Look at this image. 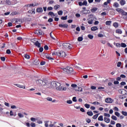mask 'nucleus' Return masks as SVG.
I'll list each match as a JSON object with an SVG mask.
<instances>
[{
    "mask_svg": "<svg viewBox=\"0 0 127 127\" xmlns=\"http://www.w3.org/2000/svg\"><path fill=\"white\" fill-rule=\"evenodd\" d=\"M88 38H89V39H93V38H94V36H93L91 34H89V35H88Z\"/></svg>",
    "mask_w": 127,
    "mask_h": 127,
    "instance_id": "58836bf2",
    "label": "nucleus"
},
{
    "mask_svg": "<svg viewBox=\"0 0 127 127\" xmlns=\"http://www.w3.org/2000/svg\"><path fill=\"white\" fill-rule=\"evenodd\" d=\"M82 13H83V14H87V13H89V12H90L89 10H83L82 11Z\"/></svg>",
    "mask_w": 127,
    "mask_h": 127,
    "instance_id": "f3484780",
    "label": "nucleus"
},
{
    "mask_svg": "<svg viewBox=\"0 0 127 127\" xmlns=\"http://www.w3.org/2000/svg\"><path fill=\"white\" fill-rule=\"evenodd\" d=\"M112 24V21H107L106 22V25H111Z\"/></svg>",
    "mask_w": 127,
    "mask_h": 127,
    "instance_id": "7c9ffc66",
    "label": "nucleus"
},
{
    "mask_svg": "<svg viewBox=\"0 0 127 127\" xmlns=\"http://www.w3.org/2000/svg\"><path fill=\"white\" fill-rule=\"evenodd\" d=\"M29 13H31V14H32V13H34V14H35V9H32L31 10H29L28 11Z\"/></svg>",
    "mask_w": 127,
    "mask_h": 127,
    "instance_id": "ddd939ff",
    "label": "nucleus"
},
{
    "mask_svg": "<svg viewBox=\"0 0 127 127\" xmlns=\"http://www.w3.org/2000/svg\"><path fill=\"white\" fill-rule=\"evenodd\" d=\"M43 11V9L42 7H40L36 9V12H42Z\"/></svg>",
    "mask_w": 127,
    "mask_h": 127,
    "instance_id": "9d476101",
    "label": "nucleus"
},
{
    "mask_svg": "<svg viewBox=\"0 0 127 127\" xmlns=\"http://www.w3.org/2000/svg\"><path fill=\"white\" fill-rule=\"evenodd\" d=\"M63 46L64 47V48L65 49H72V47H73V46L69 43H63Z\"/></svg>",
    "mask_w": 127,
    "mask_h": 127,
    "instance_id": "20e7f679",
    "label": "nucleus"
},
{
    "mask_svg": "<svg viewBox=\"0 0 127 127\" xmlns=\"http://www.w3.org/2000/svg\"><path fill=\"white\" fill-rule=\"evenodd\" d=\"M121 65H122V62H119L117 63V67H121Z\"/></svg>",
    "mask_w": 127,
    "mask_h": 127,
    "instance_id": "13d9d810",
    "label": "nucleus"
},
{
    "mask_svg": "<svg viewBox=\"0 0 127 127\" xmlns=\"http://www.w3.org/2000/svg\"><path fill=\"white\" fill-rule=\"evenodd\" d=\"M110 120L109 118H108L107 117L104 118V122H105V123L109 124V123H110Z\"/></svg>",
    "mask_w": 127,
    "mask_h": 127,
    "instance_id": "dca6fc26",
    "label": "nucleus"
},
{
    "mask_svg": "<svg viewBox=\"0 0 127 127\" xmlns=\"http://www.w3.org/2000/svg\"><path fill=\"white\" fill-rule=\"evenodd\" d=\"M66 103H67V104H69V105H71V104H72V100H67Z\"/></svg>",
    "mask_w": 127,
    "mask_h": 127,
    "instance_id": "8fccbe9b",
    "label": "nucleus"
},
{
    "mask_svg": "<svg viewBox=\"0 0 127 127\" xmlns=\"http://www.w3.org/2000/svg\"><path fill=\"white\" fill-rule=\"evenodd\" d=\"M47 101H49V102H52V98L51 97H47Z\"/></svg>",
    "mask_w": 127,
    "mask_h": 127,
    "instance_id": "a18cd8bd",
    "label": "nucleus"
},
{
    "mask_svg": "<svg viewBox=\"0 0 127 127\" xmlns=\"http://www.w3.org/2000/svg\"><path fill=\"white\" fill-rule=\"evenodd\" d=\"M120 4H121V5H125V4H126V0H121L120 1Z\"/></svg>",
    "mask_w": 127,
    "mask_h": 127,
    "instance_id": "aec40b11",
    "label": "nucleus"
},
{
    "mask_svg": "<svg viewBox=\"0 0 127 127\" xmlns=\"http://www.w3.org/2000/svg\"><path fill=\"white\" fill-rule=\"evenodd\" d=\"M122 15H126L127 16V12H125V11L123 10V11H122V13H121Z\"/></svg>",
    "mask_w": 127,
    "mask_h": 127,
    "instance_id": "a19ab883",
    "label": "nucleus"
},
{
    "mask_svg": "<svg viewBox=\"0 0 127 127\" xmlns=\"http://www.w3.org/2000/svg\"><path fill=\"white\" fill-rule=\"evenodd\" d=\"M71 86L72 88H74V90H75V89H77V88L78 87V86L76 85V84H71Z\"/></svg>",
    "mask_w": 127,
    "mask_h": 127,
    "instance_id": "393cba45",
    "label": "nucleus"
},
{
    "mask_svg": "<svg viewBox=\"0 0 127 127\" xmlns=\"http://www.w3.org/2000/svg\"><path fill=\"white\" fill-rule=\"evenodd\" d=\"M97 10H98V8L96 7L91 9V12H95L96 11H97Z\"/></svg>",
    "mask_w": 127,
    "mask_h": 127,
    "instance_id": "bb28decb",
    "label": "nucleus"
},
{
    "mask_svg": "<svg viewBox=\"0 0 127 127\" xmlns=\"http://www.w3.org/2000/svg\"><path fill=\"white\" fill-rule=\"evenodd\" d=\"M116 127H122V125L120 123H117L116 124Z\"/></svg>",
    "mask_w": 127,
    "mask_h": 127,
    "instance_id": "774afa93",
    "label": "nucleus"
},
{
    "mask_svg": "<svg viewBox=\"0 0 127 127\" xmlns=\"http://www.w3.org/2000/svg\"><path fill=\"white\" fill-rule=\"evenodd\" d=\"M116 33H118V34H122V33H123V31L121 29H117L116 31Z\"/></svg>",
    "mask_w": 127,
    "mask_h": 127,
    "instance_id": "6ab92c4d",
    "label": "nucleus"
},
{
    "mask_svg": "<svg viewBox=\"0 0 127 127\" xmlns=\"http://www.w3.org/2000/svg\"><path fill=\"white\" fill-rule=\"evenodd\" d=\"M91 122V119H86V122L87 123V124H90Z\"/></svg>",
    "mask_w": 127,
    "mask_h": 127,
    "instance_id": "e2e57ef3",
    "label": "nucleus"
},
{
    "mask_svg": "<svg viewBox=\"0 0 127 127\" xmlns=\"http://www.w3.org/2000/svg\"><path fill=\"white\" fill-rule=\"evenodd\" d=\"M14 86H16L17 87H18V88H21V89H23V88H25V87L23 85H21L20 84H14Z\"/></svg>",
    "mask_w": 127,
    "mask_h": 127,
    "instance_id": "1a4fd4ad",
    "label": "nucleus"
},
{
    "mask_svg": "<svg viewBox=\"0 0 127 127\" xmlns=\"http://www.w3.org/2000/svg\"><path fill=\"white\" fill-rule=\"evenodd\" d=\"M114 6H115V7H119V6H120V5L118 2H115L114 3Z\"/></svg>",
    "mask_w": 127,
    "mask_h": 127,
    "instance_id": "c9c22d12",
    "label": "nucleus"
},
{
    "mask_svg": "<svg viewBox=\"0 0 127 127\" xmlns=\"http://www.w3.org/2000/svg\"><path fill=\"white\" fill-rule=\"evenodd\" d=\"M119 98L120 99H122V100H124V99H126V98H127V93L123 95H120Z\"/></svg>",
    "mask_w": 127,
    "mask_h": 127,
    "instance_id": "9b49d317",
    "label": "nucleus"
},
{
    "mask_svg": "<svg viewBox=\"0 0 127 127\" xmlns=\"http://www.w3.org/2000/svg\"><path fill=\"white\" fill-rule=\"evenodd\" d=\"M6 3H7V4H8V5H10V4H11V2L10 1V0H6L5 1Z\"/></svg>",
    "mask_w": 127,
    "mask_h": 127,
    "instance_id": "72a5a7b5",
    "label": "nucleus"
},
{
    "mask_svg": "<svg viewBox=\"0 0 127 127\" xmlns=\"http://www.w3.org/2000/svg\"><path fill=\"white\" fill-rule=\"evenodd\" d=\"M18 116L20 117V118H23L24 117V116H23L21 113H18Z\"/></svg>",
    "mask_w": 127,
    "mask_h": 127,
    "instance_id": "5fc2aeb1",
    "label": "nucleus"
},
{
    "mask_svg": "<svg viewBox=\"0 0 127 127\" xmlns=\"http://www.w3.org/2000/svg\"><path fill=\"white\" fill-rule=\"evenodd\" d=\"M78 41L79 42L81 41H83V37H79L77 39Z\"/></svg>",
    "mask_w": 127,
    "mask_h": 127,
    "instance_id": "4c0bfd02",
    "label": "nucleus"
},
{
    "mask_svg": "<svg viewBox=\"0 0 127 127\" xmlns=\"http://www.w3.org/2000/svg\"><path fill=\"white\" fill-rule=\"evenodd\" d=\"M87 22L89 24H93V19L88 20Z\"/></svg>",
    "mask_w": 127,
    "mask_h": 127,
    "instance_id": "de8ad7c7",
    "label": "nucleus"
},
{
    "mask_svg": "<svg viewBox=\"0 0 127 127\" xmlns=\"http://www.w3.org/2000/svg\"><path fill=\"white\" fill-rule=\"evenodd\" d=\"M115 116H117V117H118V118H119V117H120V113H119L118 112H116L115 113Z\"/></svg>",
    "mask_w": 127,
    "mask_h": 127,
    "instance_id": "4d7b16f0",
    "label": "nucleus"
},
{
    "mask_svg": "<svg viewBox=\"0 0 127 127\" xmlns=\"http://www.w3.org/2000/svg\"><path fill=\"white\" fill-rule=\"evenodd\" d=\"M23 57H24V58H25L26 59H30V56L27 55V54H24L23 55Z\"/></svg>",
    "mask_w": 127,
    "mask_h": 127,
    "instance_id": "a211bd4d",
    "label": "nucleus"
},
{
    "mask_svg": "<svg viewBox=\"0 0 127 127\" xmlns=\"http://www.w3.org/2000/svg\"><path fill=\"white\" fill-rule=\"evenodd\" d=\"M111 119H112V120H114V121H117L118 120V118H117V117L114 115H113L111 117Z\"/></svg>",
    "mask_w": 127,
    "mask_h": 127,
    "instance_id": "f704fd0d",
    "label": "nucleus"
},
{
    "mask_svg": "<svg viewBox=\"0 0 127 127\" xmlns=\"http://www.w3.org/2000/svg\"><path fill=\"white\" fill-rule=\"evenodd\" d=\"M105 117H107V118H110L111 117V115L108 114V113H104Z\"/></svg>",
    "mask_w": 127,
    "mask_h": 127,
    "instance_id": "09e8293b",
    "label": "nucleus"
},
{
    "mask_svg": "<svg viewBox=\"0 0 127 127\" xmlns=\"http://www.w3.org/2000/svg\"><path fill=\"white\" fill-rule=\"evenodd\" d=\"M0 60L1 61H3V62L5 61V58L4 57H0Z\"/></svg>",
    "mask_w": 127,
    "mask_h": 127,
    "instance_id": "603ef678",
    "label": "nucleus"
},
{
    "mask_svg": "<svg viewBox=\"0 0 127 127\" xmlns=\"http://www.w3.org/2000/svg\"><path fill=\"white\" fill-rule=\"evenodd\" d=\"M46 58H47V59H48L49 60H54V59L53 58L50 57L48 55L46 56Z\"/></svg>",
    "mask_w": 127,
    "mask_h": 127,
    "instance_id": "5701e85b",
    "label": "nucleus"
},
{
    "mask_svg": "<svg viewBox=\"0 0 127 127\" xmlns=\"http://www.w3.org/2000/svg\"><path fill=\"white\" fill-rule=\"evenodd\" d=\"M58 56L60 57H66V53H65L64 51L59 52Z\"/></svg>",
    "mask_w": 127,
    "mask_h": 127,
    "instance_id": "39448f33",
    "label": "nucleus"
},
{
    "mask_svg": "<svg viewBox=\"0 0 127 127\" xmlns=\"http://www.w3.org/2000/svg\"><path fill=\"white\" fill-rule=\"evenodd\" d=\"M36 82L37 84H38V85H39V86H46V81L45 80H42L39 79L36 80Z\"/></svg>",
    "mask_w": 127,
    "mask_h": 127,
    "instance_id": "7ed1b4c3",
    "label": "nucleus"
},
{
    "mask_svg": "<svg viewBox=\"0 0 127 127\" xmlns=\"http://www.w3.org/2000/svg\"><path fill=\"white\" fill-rule=\"evenodd\" d=\"M106 103H112L113 102H114V100L111 98H108L105 99Z\"/></svg>",
    "mask_w": 127,
    "mask_h": 127,
    "instance_id": "423d86ee",
    "label": "nucleus"
},
{
    "mask_svg": "<svg viewBox=\"0 0 127 127\" xmlns=\"http://www.w3.org/2000/svg\"><path fill=\"white\" fill-rule=\"evenodd\" d=\"M51 87L52 88H56L57 91H65L67 90V88L61 86V84L58 82L52 81L51 82Z\"/></svg>",
    "mask_w": 127,
    "mask_h": 127,
    "instance_id": "f257e3e1",
    "label": "nucleus"
},
{
    "mask_svg": "<svg viewBox=\"0 0 127 127\" xmlns=\"http://www.w3.org/2000/svg\"><path fill=\"white\" fill-rule=\"evenodd\" d=\"M75 91H78V92H83V89L82 87H77V88L75 89Z\"/></svg>",
    "mask_w": 127,
    "mask_h": 127,
    "instance_id": "2eb2a0df",
    "label": "nucleus"
},
{
    "mask_svg": "<svg viewBox=\"0 0 127 127\" xmlns=\"http://www.w3.org/2000/svg\"><path fill=\"white\" fill-rule=\"evenodd\" d=\"M34 45L35 46H36V47H38V48H40L41 47V44L39 43V42L36 41V42L34 43Z\"/></svg>",
    "mask_w": 127,
    "mask_h": 127,
    "instance_id": "6e6552de",
    "label": "nucleus"
},
{
    "mask_svg": "<svg viewBox=\"0 0 127 127\" xmlns=\"http://www.w3.org/2000/svg\"><path fill=\"white\" fill-rule=\"evenodd\" d=\"M30 126L31 127H36L35 123H31Z\"/></svg>",
    "mask_w": 127,
    "mask_h": 127,
    "instance_id": "6e6d98bb",
    "label": "nucleus"
},
{
    "mask_svg": "<svg viewBox=\"0 0 127 127\" xmlns=\"http://www.w3.org/2000/svg\"><path fill=\"white\" fill-rule=\"evenodd\" d=\"M87 114L88 116H90V117H92V116H93V115H94V114L93 113V112L92 111H88L87 112Z\"/></svg>",
    "mask_w": 127,
    "mask_h": 127,
    "instance_id": "412c9836",
    "label": "nucleus"
},
{
    "mask_svg": "<svg viewBox=\"0 0 127 127\" xmlns=\"http://www.w3.org/2000/svg\"><path fill=\"white\" fill-rule=\"evenodd\" d=\"M72 101L73 102H77V98L76 97H73L72 98Z\"/></svg>",
    "mask_w": 127,
    "mask_h": 127,
    "instance_id": "bf43d9fd",
    "label": "nucleus"
},
{
    "mask_svg": "<svg viewBox=\"0 0 127 127\" xmlns=\"http://www.w3.org/2000/svg\"><path fill=\"white\" fill-rule=\"evenodd\" d=\"M116 11H118L119 13H122L123 11V9L120 8H117L116 9Z\"/></svg>",
    "mask_w": 127,
    "mask_h": 127,
    "instance_id": "f8f14e48",
    "label": "nucleus"
},
{
    "mask_svg": "<svg viewBox=\"0 0 127 127\" xmlns=\"http://www.w3.org/2000/svg\"><path fill=\"white\" fill-rule=\"evenodd\" d=\"M39 52H43V48H42V47H40V48H39Z\"/></svg>",
    "mask_w": 127,
    "mask_h": 127,
    "instance_id": "69168bd1",
    "label": "nucleus"
},
{
    "mask_svg": "<svg viewBox=\"0 0 127 127\" xmlns=\"http://www.w3.org/2000/svg\"><path fill=\"white\" fill-rule=\"evenodd\" d=\"M120 77L125 78H127V76L125 74H121L120 75Z\"/></svg>",
    "mask_w": 127,
    "mask_h": 127,
    "instance_id": "680f3d73",
    "label": "nucleus"
},
{
    "mask_svg": "<svg viewBox=\"0 0 127 127\" xmlns=\"http://www.w3.org/2000/svg\"><path fill=\"white\" fill-rule=\"evenodd\" d=\"M59 26L62 28H68V25L66 24H60Z\"/></svg>",
    "mask_w": 127,
    "mask_h": 127,
    "instance_id": "0eeeda50",
    "label": "nucleus"
},
{
    "mask_svg": "<svg viewBox=\"0 0 127 127\" xmlns=\"http://www.w3.org/2000/svg\"><path fill=\"white\" fill-rule=\"evenodd\" d=\"M122 115H123V116H125V117L127 116V112L122 111Z\"/></svg>",
    "mask_w": 127,
    "mask_h": 127,
    "instance_id": "ea45409f",
    "label": "nucleus"
},
{
    "mask_svg": "<svg viewBox=\"0 0 127 127\" xmlns=\"http://www.w3.org/2000/svg\"><path fill=\"white\" fill-rule=\"evenodd\" d=\"M91 31H96V30H98V27L96 26L92 27L91 28Z\"/></svg>",
    "mask_w": 127,
    "mask_h": 127,
    "instance_id": "4468645a",
    "label": "nucleus"
},
{
    "mask_svg": "<svg viewBox=\"0 0 127 127\" xmlns=\"http://www.w3.org/2000/svg\"><path fill=\"white\" fill-rule=\"evenodd\" d=\"M120 85L121 86H125V85H127V83H126V82L125 81H122L121 82V83H120Z\"/></svg>",
    "mask_w": 127,
    "mask_h": 127,
    "instance_id": "37998d69",
    "label": "nucleus"
},
{
    "mask_svg": "<svg viewBox=\"0 0 127 127\" xmlns=\"http://www.w3.org/2000/svg\"><path fill=\"white\" fill-rule=\"evenodd\" d=\"M98 121H100L101 122L104 121V119L103 118V116H100L98 118Z\"/></svg>",
    "mask_w": 127,
    "mask_h": 127,
    "instance_id": "a878e982",
    "label": "nucleus"
},
{
    "mask_svg": "<svg viewBox=\"0 0 127 127\" xmlns=\"http://www.w3.org/2000/svg\"><path fill=\"white\" fill-rule=\"evenodd\" d=\"M60 8V6L59 4H57L54 6V9H55V10H57V9H58V8Z\"/></svg>",
    "mask_w": 127,
    "mask_h": 127,
    "instance_id": "b1692460",
    "label": "nucleus"
},
{
    "mask_svg": "<svg viewBox=\"0 0 127 127\" xmlns=\"http://www.w3.org/2000/svg\"><path fill=\"white\" fill-rule=\"evenodd\" d=\"M67 17H68V16H62L61 17V19L62 20H67Z\"/></svg>",
    "mask_w": 127,
    "mask_h": 127,
    "instance_id": "4be33fe9",
    "label": "nucleus"
},
{
    "mask_svg": "<svg viewBox=\"0 0 127 127\" xmlns=\"http://www.w3.org/2000/svg\"><path fill=\"white\" fill-rule=\"evenodd\" d=\"M59 52H53L52 53V55L53 56H54V55H57L58 56Z\"/></svg>",
    "mask_w": 127,
    "mask_h": 127,
    "instance_id": "cd10ccee",
    "label": "nucleus"
},
{
    "mask_svg": "<svg viewBox=\"0 0 127 127\" xmlns=\"http://www.w3.org/2000/svg\"><path fill=\"white\" fill-rule=\"evenodd\" d=\"M58 14H59V15H62L63 14V11L60 10L58 11Z\"/></svg>",
    "mask_w": 127,
    "mask_h": 127,
    "instance_id": "e433bc0d",
    "label": "nucleus"
},
{
    "mask_svg": "<svg viewBox=\"0 0 127 127\" xmlns=\"http://www.w3.org/2000/svg\"><path fill=\"white\" fill-rule=\"evenodd\" d=\"M52 9H53V7H52V6H50L47 8V10L48 11L52 10Z\"/></svg>",
    "mask_w": 127,
    "mask_h": 127,
    "instance_id": "052dcab7",
    "label": "nucleus"
},
{
    "mask_svg": "<svg viewBox=\"0 0 127 127\" xmlns=\"http://www.w3.org/2000/svg\"><path fill=\"white\" fill-rule=\"evenodd\" d=\"M113 26H114V27L117 28V27H119V24L117 22H115L113 24Z\"/></svg>",
    "mask_w": 127,
    "mask_h": 127,
    "instance_id": "473e14b6",
    "label": "nucleus"
},
{
    "mask_svg": "<svg viewBox=\"0 0 127 127\" xmlns=\"http://www.w3.org/2000/svg\"><path fill=\"white\" fill-rule=\"evenodd\" d=\"M44 48L45 50H48V49H49L48 46L47 45H45L44 47Z\"/></svg>",
    "mask_w": 127,
    "mask_h": 127,
    "instance_id": "0e129e2a",
    "label": "nucleus"
},
{
    "mask_svg": "<svg viewBox=\"0 0 127 127\" xmlns=\"http://www.w3.org/2000/svg\"><path fill=\"white\" fill-rule=\"evenodd\" d=\"M6 53L7 54H10V53H11V52L10 51V50L8 49L6 51Z\"/></svg>",
    "mask_w": 127,
    "mask_h": 127,
    "instance_id": "864d4df0",
    "label": "nucleus"
},
{
    "mask_svg": "<svg viewBox=\"0 0 127 127\" xmlns=\"http://www.w3.org/2000/svg\"><path fill=\"white\" fill-rule=\"evenodd\" d=\"M98 117H99V114L94 115L93 116V119H94V120H97V119L98 118Z\"/></svg>",
    "mask_w": 127,
    "mask_h": 127,
    "instance_id": "c756f323",
    "label": "nucleus"
},
{
    "mask_svg": "<svg viewBox=\"0 0 127 127\" xmlns=\"http://www.w3.org/2000/svg\"><path fill=\"white\" fill-rule=\"evenodd\" d=\"M55 1L54 0H50L49 2V4H53V3H55Z\"/></svg>",
    "mask_w": 127,
    "mask_h": 127,
    "instance_id": "49530a36",
    "label": "nucleus"
},
{
    "mask_svg": "<svg viewBox=\"0 0 127 127\" xmlns=\"http://www.w3.org/2000/svg\"><path fill=\"white\" fill-rule=\"evenodd\" d=\"M83 5H86L87 6V4H88V2H87L86 0L84 1L83 2Z\"/></svg>",
    "mask_w": 127,
    "mask_h": 127,
    "instance_id": "3c124183",
    "label": "nucleus"
},
{
    "mask_svg": "<svg viewBox=\"0 0 127 127\" xmlns=\"http://www.w3.org/2000/svg\"><path fill=\"white\" fill-rule=\"evenodd\" d=\"M30 120L31 121V122H36V119L33 117L31 118Z\"/></svg>",
    "mask_w": 127,
    "mask_h": 127,
    "instance_id": "79ce46f5",
    "label": "nucleus"
},
{
    "mask_svg": "<svg viewBox=\"0 0 127 127\" xmlns=\"http://www.w3.org/2000/svg\"><path fill=\"white\" fill-rule=\"evenodd\" d=\"M48 22H52L53 21V19L52 18H50L48 20Z\"/></svg>",
    "mask_w": 127,
    "mask_h": 127,
    "instance_id": "338daca9",
    "label": "nucleus"
},
{
    "mask_svg": "<svg viewBox=\"0 0 127 127\" xmlns=\"http://www.w3.org/2000/svg\"><path fill=\"white\" fill-rule=\"evenodd\" d=\"M84 106L85 107V108H86V109H89V108H90V104H85L84 105Z\"/></svg>",
    "mask_w": 127,
    "mask_h": 127,
    "instance_id": "c03bdc74",
    "label": "nucleus"
},
{
    "mask_svg": "<svg viewBox=\"0 0 127 127\" xmlns=\"http://www.w3.org/2000/svg\"><path fill=\"white\" fill-rule=\"evenodd\" d=\"M121 47H124V48H126L127 47V44L125 43H122L121 45Z\"/></svg>",
    "mask_w": 127,
    "mask_h": 127,
    "instance_id": "2f4dec72",
    "label": "nucleus"
},
{
    "mask_svg": "<svg viewBox=\"0 0 127 127\" xmlns=\"http://www.w3.org/2000/svg\"><path fill=\"white\" fill-rule=\"evenodd\" d=\"M48 15H50L51 16H55V15H54V13L52 11H50L48 13Z\"/></svg>",
    "mask_w": 127,
    "mask_h": 127,
    "instance_id": "c85d7f7f",
    "label": "nucleus"
},
{
    "mask_svg": "<svg viewBox=\"0 0 127 127\" xmlns=\"http://www.w3.org/2000/svg\"><path fill=\"white\" fill-rule=\"evenodd\" d=\"M63 71L64 72H65V73H67V74H70V73H71V72H73V68L70 66H67L65 68H63Z\"/></svg>",
    "mask_w": 127,
    "mask_h": 127,
    "instance_id": "f03ea898",
    "label": "nucleus"
}]
</instances>
